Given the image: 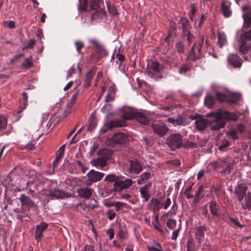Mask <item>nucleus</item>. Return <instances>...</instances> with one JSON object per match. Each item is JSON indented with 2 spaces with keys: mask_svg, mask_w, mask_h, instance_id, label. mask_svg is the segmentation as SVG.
I'll list each match as a JSON object with an SVG mask.
<instances>
[{
  "mask_svg": "<svg viewBox=\"0 0 251 251\" xmlns=\"http://www.w3.org/2000/svg\"><path fill=\"white\" fill-rule=\"evenodd\" d=\"M206 117H210V121L207 119L199 117L195 121V125L197 128L200 131L203 130L209 124L210 129L212 130H218L225 126L226 121L232 120L235 121L238 117L233 113L224 111L216 113H210L206 115Z\"/></svg>",
  "mask_w": 251,
  "mask_h": 251,
  "instance_id": "obj_1",
  "label": "nucleus"
},
{
  "mask_svg": "<svg viewBox=\"0 0 251 251\" xmlns=\"http://www.w3.org/2000/svg\"><path fill=\"white\" fill-rule=\"evenodd\" d=\"M136 112L131 109H125L121 115V117L123 119V121L118 119L112 120L105 124L104 128H102L101 130L105 132L107 130L113 127L123 126L125 124V121L132 119H135Z\"/></svg>",
  "mask_w": 251,
  "mask_h": 251,
  "instance_id": "obj_2",
  "label": "nucleus"
},
{
  "mask_svg": "<svg viewBox=\"0 0 251 251\" xmlns=\"http://www.w3.org/2000/svg\"><path fill=\"white\" fill-rule=\"evenodd\" d=\"M204 36L202 35L200 36L197 39V41L193 44L191 50L188 54L187 58L189 60L195 61L204 56L203 53L201 51Z\"/></svg>",
  "mask_w": 251,
  "mask_h": 251,
  "instance_id": "obj_3",
  "label": "nucleus"
},
{
  "mask_svg": "<svg viewBox=\"0 0 251 251\" xmlns=\"http://www.w3.org/2000/svg\"><path fill=\"white\" fill-rule=\"evenodd\" d=\"M251 41V28L240 35L238 41L239 50L243 54H246L251 49V43H248Z\"/></svg>",
  "mask_w": 251,
  "mask_h": 251,
  "instance_id": "obj_4",
  "label": "nucleus"
},
{
  "mask_svg": "<svg viewBox=\"0 0 251 251\" xmlns=\"http://www.w3.org/2000/svg\"><path fill=\"white\" fill-rule=\"evenodd\" d=\"M166 144L170 147L171 150L174 151L176 149L182 147V137L180 134H172L167 138Z\"/></svg>",
  "mask_w": 251,
  "mask_h": 251,
  "instance_id": "obj_5",
  "label": "nucleus"
},
{
  "mask_svg": "<svg viewBox=\"0 0 251 251\" xmlns=\"http://www.w3.org/2000/svg\"><path fill=\"white\" fill-rule=\"evenodd\" d=\"M44 195L50 200H59L69 197L68 195L63 190L57 188H50L44 192Z\"/></svg>",
  "mask_w": 251,
  "mask_h": 251,
  "instance_id": "obj_6",
  "label": "nucleus"
},
{
  "mask_svg": "<svg viewBox=\"0 0 251 251\" xmlns=\"http://www.w3.org/2000/svg\"><path fill=\"white\" fill-rule=\"evenodd\" d=\"M248 190V185L244 183H238L235 187L233 193L239 202H242L243 201L244 197L247 194Z\"/></svg>",
  "mask_w": 251,
  "mask_h": 251,
  "instance_id": "obj_7",
  "label": "nucleus"
},
{
  "mask_svg": "<svg viewBox=\"0 0 251 251\" xmlns=\"http://www.w3.org/2000/svg\"><path fill=\"white\" fill-rule=\"evenodd\" d=\"M104 176V173L91 170L87 174L88 178L85 180V184L90 186L93 183L100 181Z\"/></svg>",
  "mask_w": 251,
  "mask_h": 251,
  "instance_id": "obj_8",
  "label": "nucleus"
},
{
  "mask_svg": "<svg viewBox=\"0 0 251 251\" xmlns=\"http://www.w3.org/2000/svg\"><path fill=\"white\" fill-rule=\"evenodd\" d=\"M151 127L154 132L161 137L164 136L169 131V128L161 122L152 123Z\"/></svg>",
  "mask_w": 251,
  "mask_h": 251,
  "instance_id": "obj_9",
  "label": "nucleus"
},
{
  "mask_svg": "<svg viewBox=\"0 0 251 251\" xmlns=\"http://www.w3.org/2000/svg\"><path fill=\"white\" fill-rule=\"evenodd\" d=\"M132 183V180L129 178L126 179L124 181H116L114 184V188L116 191H120L128 188Z\"/></svg>",
  "mask_w": 251,
  "mask_h": 251,
  "instance_id": "obj_10",
  "label": "nucleus"
},
{
  "mask_svg": "<svg viewBox=\"0 0 251 251\" xmlns=\"http://www.w3.org/2000/svg\"><path fill=\"white\" fill-rule=\"evenodd\" d=\"M48 224L45 222H42L40 225H37L36 227V231L34 235L35 239L39 242H41L43 237V232L48 227Z\"/></svg>",
  "mask_w": 251,
  "mask_h": 251,
  "instance_id": "obj_11",
  "label": "nucleus"
},
{
  "mask_svg": "<svg viewBox=\"0 0 251 251\" xmlns=\"http://www.w3.org/2000/svg\"><path fill=\"white\" fill-rule=\"evenodd\" d=\"M227 60L228 63L234 68H240L242 65V59L236 54H229Z\"/></svg>",
  "mask_w": 251,
  "mask_h": 251,
  "instance_id": "obj_12",
  "label": "nucleus"
},
{
  "mask_svg": "<svg viewBox=\"0 0 251 251\" xmlns=\"http://www.w3.org/2000/svg\"><path fill=\"white\" fill-rule=\"evenodd\" d=\"M130 163V165L129 168L130 173L138 174L142 171V165L137 160H131Z\"/></svg>",
  "mask_w": 251,
  "mask_h": 251,
  "instance_id": "obj_13",
  "label": "nucleus"
},
{
  "mask_svg": "<svg viewBox=\"0 0 251 251\" xmlns=\"http://www.w3.org/2000/svg\"><path fill=\"white\" fill-rule=\"evenodd\" d=\"M207 227L205 226H198L195 228V237L198 241L199 244L201 243V241L204 236V231L207 230Z\"/></svg>",
  "mask_w": 251,
  "mask_h": 251,
  "instance_id": "obj_14",
  "label": "nucleus"
},
{
  "mask_svg": "<svg viewBox=\"0 0 251 251\" xmlns=\"http://www.w3.org/2000/svg\"><path fill=\"white\" fill-rule=\"evenodd\" d=\"M112 140L116 143L122 144L126 143L128 140V136L124 133H117L113 135Z\"/></svg>",
  "mask_w": 251,
  "mask_h": 251,
  "instance_id": "obj_15",
  "label": "nucleus"
},
{
  "mask_svg": "<svg viewBox=\"0 0 251 251\" xmlns=\"http://www.w3.org/2000/svg\"><path fill=\"white\" fill-rule=\"evenodd\" d=\"M148 209L156 213L159 211L160 206V201L157 199H152L148 204Z\"/></svg>",
  "mask_w": 251,
  "mask_h": 251,
  "instance_id": "obj_16",
  "label": "nucleus"
},
{
  "mask_svg": "<svg viewBox=\"0 0 251 251\" xmlns=\"http://www.w3.org/2000/svg\"><path fill=\"white\" fill-rule=\"evenodd\" d=\"M78 195L85 199H89L92 194V189L88 187H82L78 189Z\"/></svg>",
  "mask_w": 251,
  "mask_h": 251,
  "instance_id": "obj_17",
  "label": "nucleus"
},
{
  "mask_svg": "<svg viewBox=\"0 0 251 251\" xmlns=\"http://www.w3.org/2000/svg\"><path fill=\"white\" fill-rule=\"evenodd\" d=\"M135 119L140 124L144 125L149 124L150 121L151 120L149 116L147 117L143 113L138 112L135 113Z\"/></svg>",
  "mask_w": 251,
  "mask_h": 251,
  "instance_id": "obj_18",
  "label": "nucleus"
},
{
  "mask_svg": "<svg viewBox=\"0 0 251 251\" xmlns=\"http://www.w3.org/2000/svg\"><path fill=\"white\" fill-rule=\"evenodd\" d=\"M20 201L23 205L28 206V208H32L36 206L34 202L24 194H22L21 196Z\"/></svg>",
  "mask_w": 251,
  "mask_h": 251,
  "instance_id": "obj_19",
  "label": "nucleus"
},
{
  "mask_svg": "<svg viewBox=\"0 0 251 251\" xmlns=\"http://www.w3.org/2000/svg\"><path fill=\"white\" fill-rule=\"evenodd\" d=\"M161 70L159 64L157 62H151V66H148L147 72L151 75L156 74L158 73Z\"/></svg>",
  "mask_w": 251,
  "mask_h": 251,
  "instance_id": "obj_20",
  "label": "nucleus"
},
{
  "mask_svg": "<svg viewBox=\"0 0 251 251\" xmlns=\"http://www.w3.org/2000/svg\"><path fill=\"white\" fill-rule=\"evenodd\" d=\"M242 201V207L243 209L251 210V192H248Z\"/></svg>",
  "mask_w": 251,
  "mask_h": 251,
  "instance_id": "obj_21",
  "label": "nucleus"
},
{
  "mask_svg": "<svg viewBox=\"0 0 251 251\" xmlns=\"http://www.w3.org/2000/svg\"><path fill=\"white\" fill-rule=\"evenodd\" d=\"M230 2L227 0H223L222 1V11L226 17H229L231 14V11L230 10Z\"/></svg>",
  "mask_w": 251,
  "mask_h": 251,
  "instance_id": "obj_22",
  "label": "nucleus"
},
{
  "mask_svg": "<svg viewBox=\"0 0 251 251\" xmlns=\"http://www.w3.org/2000/svg\"><path fill=\"white\" fill-rule=\"evenodd\" d=\"M112 154L111 151L107 149H102L97 152V154L106 161L110 159Z\"/></svg>",
  "mask_w": 251,
  "mask_h": 251,
  "instance_id": "obj_23",
  "label": "nucleus"
},
{
  "mask_svg": "<svg viewBox=\"0 0 251 251\" xmlns=\"http://www.w3.org/2000/svg\"><path fill=\"white\" fill-rule=\"evenodd\" d=\"M151 185V184L149 185H145L141 187L139 189L142 197L144 199V200L146 201H147L149 200L151 196L149 191V189Z\"/></svg>",
  "mask_w": 251,
  "mask_h": 251,
  "instance_id": "obj_24",
  "label": "nucleus"
},
{
  "mask_svg": "<svg viewBox=\"0 0 251 251\" xmlns=\"http://www.w3.org/2000/svg\"><path fill=\"white\" fill-rule=\"evenodd\" d=\"M91 164L96 167L103 168L107 165V161L99 156L97 158L93 159Z\"/></svg>",
  "mask_w": 251,
  "mask_h": 251,
  "instance_id": "obj_25",
  "label": "nucleus"
},
{
  "mask_svg": "<svg viewBox=\"0 0 251 251\" xmlns=\"http://www.w3.org/2000/svg\"><path fill=\"white\" fill-rule=\"evenodd\" d=\"M94 75L95 72L92 70H89L87 73L83 82L84 87H88L90 85L91 80Z\"/></svg>",
  "mask_w": 251,
  "mask_h": 251,
  "instance_id": "obj_26",
  "label": "nucleus"
},
{
  "mask_svg": "<svg viewBox=\"0 0 251 251\" xmlns=\"http://www.w3.org/2000/svg\"><path fill=\"white\" fill-rule=\"evenodd\" d=\"M241 98V95L239 94L233 93L230 95H227V100L229 103H235L238 101Z\"/></svg>",
  "mask_w": 251,
  "mask_h": 251,
  "instance_id": "obj_27",
  "label": "nucleus"
},
{
  "mask_svg": "<svg viewBox=\"0 0 251 251\" xmlns=\"http://www.w3.org/2000/svg\"><path fill=\"white\" fill-rule=\"evenodd\" d=\"M97 122L95 115L91 114L88 119V126L87 130L92 131L96 127Z\"/></svg>",
  "mask_w": 251,
  "mask_h": 251,
  "instance_id": "obj_28",
  "label": "nucleus"
},
{
  "mask_svg": "<svg viewBox=\"0 0 251 251\" xmlns=\"http://www.w3.org/2000/svg\"><path fill=\"white\" fill-rule=\"evenodd\" d=\"M91 16L92 20H97L99 19H101L105 15V12L102 9H98L95 10Z\"/></svg>",
  "mask_w": 251,
  "mask_h": 251,
  "instance_id": "obj_29",
  "label": "nucleus"
},
{
  "mask_svg": "<svg viewBox=\"0 0 251 251\" xmlns=\"http://www.w3.org/2000/svg\"><path fill=\"white\" fill-rule=\"evenodd\" d=\"M218 43L220 47L222 48L227 42V39L226 34L223 32L218 33Z\"/></svg>",
  "mask_w": 251,
  "mask_h": 251,
  "instance_id": "obj_30",
  "label": "nucleus"
},
{
  "mask_svg": "<svg viewBox=\"0 0 251 251\" xmlns=\"http://www.w3.org/2000/svg\"><path fill=\"white\" fill-rule=\"evenodd\" d=\"M151 173L149 172H145L142 174L139 178L137 180V183L139 185L143 184L146 182L150 178Z\"/></svg>",
  "mask_w": 251,
  "mask_h": 251,
  "instance_id": "obj_31",
  "label": "nucleus"
},
{
  "mask_svg": "<svg viewBox=\"0 0 251 251\" xmlns=\"http://www.w3.org/2000/svg\"><path fill=\"white\" fill-rule=\"evenodd\" d=\"M115 89L113 87H110L105 98V102H110L114 100Z\"/></svg>",
  "mask_w": 251,
  "mask_h": 251,
  "instance_id": "obj_32",
  "label": "nucleus"
},
{
  "mask_svg": "<svg viewBox=\"0 0 251 251\" xmlns=\"http://www.w3.org/2000/svg\"><path fill=\"white\" fill-rule=\"evenodd\" d=\"M90 43L94 46L99 52L101 53L104 51V48L103 46L98 40L95 39H91L90 40Z\"/></svg>",
  "mask_w": 251,
  "mask_h": 251,
  "instance_id": "obj_33",
  "label": "nucleus"
},
{
  "mask_svg": "<svg viewBox=\"0 0 251 251\" xmlns=\"http://www.w3.org/2000/svg\"><path fill=\"white\" fill-rule=\"evenodd\" d=\"M102 0H91L90 4V10H96L100 8Z\"/></svg>",
  "mask_w": 251,
  "mask_h": 251,
  "instance_id": "obj_34",
  "label": "nucleus"
},
{
  "mask_svg": "<svg viewBox=\"0 0 251 251\" xmlns=\"http://www.w3.org/2000/svg\"><path fill=\"white\" fill-rule=\"evenodd\" d=\"M23 107L21 106L20 108V110L18 111L15 112V115H18L24 109L26 108V106L27 104V94L25 92L23 93Z\"/></svg>",
  "mask_w": 251,
  "mask_h": 251,
  "instance_id": "obj_35",
  "label": "nucleus"
},
{
  "mask_svg": "<svg viewBox=\"0 0 251 251\" xmlns=\"http://www.w3.org/2000/svg\"><path fill=\"white\" fill-rule=\"evenodd\" d=\"M148 251H163L161 245L157 242H154L152 246H148Z\"/></svg>",
  "mask_w": 251,
  "mask_h": 251,
  "instance_id": "obj_36",
  "label": "nucleus"
},
{
  "mask_svg": "<svg viewBox=\"0 0 251 251\" xmlns=\"http://www.w3.org/2000/svg\"><path fill=\"white\" fill-rule=\"evenodd\" d=\"M210 212L212 215L214 216L218 215V206L215 201H212L209 205Z\"/></svg>",
  "mask_w": 251,
  "mask_h": 251,
  "instance_id": "obj_37",
  "label": "nucleus"
},
{
  "mask_svg": "<svg viewBox=\"0 0 251 251\" xmlns=\"http://www.w3.org/2000/svg\"><path fill=\"white\" fill-rule=\"evenodd\" d=\"M78 94L79 91L78 90H77L72 96L69 103L67 105L69 109H71L73 107L74 104L76 101Z\"/></svg>",
  "mask_w": 251,
  "mask_h": 251,
  "instance_id": "obj_38",
  "label": "nucleus"
},
{
  "mask_svg": "<svg viewBox=\"0 0 251 251\" xmlns=\"http://www.w3.org/2000/svg\"><path fill=\"white\" fill-rule=\"evenodd\" d=\"M215 98L211 95H208L205 98L204 103L208 107L212 106L215 103Z\"/></svg>",
  "mask_w": 251,
  "mask_h": 251,
  "instance_id": "obj_39",
  "label": "nucleus"
},
{
  "mask_svg": "<svg viewBox=\"0 0 251 251\" xmlns=\"http://www.w3.org/2000/svg\"><path fill=\"white\" fill-rule=\"evenodd\" d=\"M88 1L87 0H79V10L85 11L87 9Z\"/></svg>",
  "mask_w": 251,
  "mask_h": 251,
  "instance_id": "obj_40",
  "label": "nucleus"
},
{
  "mask_svg": "<svg viewBox=\"0 0 251 251\" xmlns=\"http://www.w3.org/2000/svg\"><path fill=\"white\" fill-rule=\"evenodd\" d=\"M119 177L118 176L113 175V174H110L107 175L105 178L104 181L109 182H116V181H118Z\"/></svg>",
  "mask_w": 251,
  "mask_h": 251,
  "instance_id": "obj_41",
  "label": "nucleus"
},
{
  "mask_svg": "<svg viewBox=\"0 0 251 251\" xmlns=\"http://www.w3.org/2000/svg\"><path fill=\"white\" fill-rule=\"evenodd\" d=\"M182 147L187 148L194 149L198 147L197 144L189 141L183 142Z\"/></svg>",
  "mask_w": 251,
  "mask_h": 251,
  "instance_id": "obj_42",
  "label": "nucleus"
},
{
  "mask_svg": "<svg viewBox=\"0 0 251 251\" xmlns=\"http://www.w3.org/2000/svg\"><path fill=\"white\" fill-rule=\"evenodd\" d=\"M228 146L229 142L226 139H224L222 143L219 145L218 149L222 151H225Z\"/></svg>",
  "mask_w": 251,
  "mask_h": 251,
  "instance_id": "obj_43",
  "label": "nucleus"
},
{
  "mask_svg": "<svg viewBox=\"0 0 251 251\" xmlns=\"http://www.w3.org/2000/svg\"><path fill=\"white\" fill-rule=\"evenodd\" d=\"M33 63L32 57H30L26 58L23 63L22 66L25 68H29L32 66Z\"/></svg>",
  "mask_w": 251,
  "mask_h": 251,
  "instance_id": "obj_44",
  "label": "nucleus"
},
{
  "mask_svg": "<svg viewBox=\"0 0 251 251\" xmlns=\"http://www.w3.org/2000/svg\"><path fill=\"white\" fill-rule=\"evenodd\" d=\"M107 7L108 11L110 14L113 15H116L118 14V11L114 6L109 4L107 2Z\"/></svg>",
  "mask_w": 251,
  "mask_h": 251,
  "instance_id": "obj_45",
  "label": "nucleus"
},
{
  "mask_svg": "<svg viewBox=\"0 0 251 251\" xmlns=\"http://www.w3.org/2000/svg\"><path fill=\"white\" fill-rule=\"evenodd\" d=\"M7 124V119L3 116L0 115V130L5 129Z\"/></svg>",
  "mask_w": 251,
  "mask_h": 251,
  "instance_id": "obj_46",
  "label": "nucleus"
},
{
  "mask_svg": "<svg viewBox=\"0 0 251 251\" xmlns=\"http://www.w3.org/2000/svg\"><path fill=\"white\" fill-rule=\"evenodd\" d=\"M234 165V163L233 162L229 163L226 167L223 170L222 173L226 174H229L233 169Z\"/></svg>",
  "mask_w": 251,
  "mask_h": 251,
  "instance_id": "obj_47",
  "label": "nucleus"
},
{
  "mask_svg": "<svg viewBox=\"0 0 251 251\" xmlns=\"http://www.w3.org/2000/svg\"><path fill=\"white\" fill-rule=\"evenodd\" d=\"M243 17L245 26L249 27L251 25V16L248 13H246Z\"/></svg>",
  "mask_w": 251,
  "mask_h": 251,
  "instance_id": "obj_48",
  "label": "nucleus"
},
{
  "mask_svg": "<svg viewBox=\"0 0 251 251\" xmlns=\"http://www.w3.org/2000/svg\"><path fill=\"white\" fill-rule=\"evenodd\" d=\"M227 95L223 93H217L216 98L220 102L226 101Z\"/></svg>",
  "mask_w": 251,
  "mask_h": 251,
  "instance_id": "obj_49",
  "label": "nucleus"
},
{
  "mask_svg": "<svg viewBox=\"0 0 251 251\" xmlns=\"http://www.w3.org/2000/svg\"><path fill=\"white\" fill-rule=\"evenodd\" d=\"M106 216L109 220H112L116 216V213L113 210L109 209L106 212Z\"/></svg>",
  "mask_w": 251,
  "mask_h": 251,
  "instance_id": "obj_50",
  "label": "nucleus"
},
{
  "mask_svg": "<svg viewBox=\"0 0 251 251\" xmlns=\"http://www.w3.org/2000/svg\"><path fill=\"white\" fill-rule=\"evenodd\" d=\"M167 226L170 229H173L176 226V221L174 219H169L167 222Z\"/></svg>",
  "mask_w": 251,
  "mask_h": 251,
  "instance_id": "obj_51",
  "label": "nucleus"
},
{
  "mask_svg": "<svg viewBox=\"0 0 251 251\" xmlns=\"http://www.w3.org/2000/svg\"><path fill=\"white\" fill-rule=\"evenodd\" d=\"M186 35H187V41L188 43V45L189 46H190L192 42L194 41V40L195 39V37L193 35H192L190 31H188Z\"/></svg>",
  "mask_w": 251,
  "mask_h": 251,
  "instance_id": "obj_52",
  "label": "nucleus"
},
{
  "mask_svg": "<svg viewBox=\"0 0 251 251\" xmlns=\"http://www.w3.org/2000/svg\"><path fill=\"white\" fill-rule=\"evenodd\" d=\"M75 44L77 52L79 53L80 52V50L84 47L83 43L79 41H77L75 42Z\"/></svg>",
  "mask_w": 251,
  "mask_h": 251,
  "instance_id": "obj_53",
  "label": "nucleus"
},
{
  "mask_svg": "<svg viewBox=\"0 0 251 251\" xmlns=\"http://www.w3.org/2000/svg\"><path fill=\"white\" fill-rule=\"evenodd\" d=\"M187 251H195V245L190 240H189L187 244Z\"/></svg>",
  "mask_w": 251,
  "mask_h": 251,
  "instance_id": "obj_54",
  "label": "nucleus"
},
{
  "mask_svg": "<svg viewBox=\"0 0 251 251\" xmlns=\"http://www.w3.org/2000/svg\"><path fill=\"white\" fill-rule=\"evenodd\" d=\"M189 70H190L189 67H188V66L185 65H183L180 67L179 70V73L180 74H184L185 73H186Z\"/></svg>",
  "mask_w": 251,
  "mask_h": 251,
  "instance_id": "obj_55",
  "label": "nucleus"
},
{
  "mask_svg": "<svg viewBox=\"0 0 251 251\" xmlns=\"http://www.w3.org/2000/svg\"><path fill=\"white\" fill-rule=\"evenodd\" d=\"M186 124V121L184 119L181 118L176 119L175 126H185Z\"/></svg>",
  "mask_w": 251,
  "mask_h": 251,
  "instance_id": "obj_56",
  "label": "nucleus"
},
{
  "mask_svg": "<svg viewBox=\"0 0 251 251\" xmlns=\"http://www.w3.org/2000/svg\"><path fill=\"white\" fill-rule=\"evenodd\" d=\"M35 43V40L33 39H31L28 41L26 45L23 48V50L26 49H32Z\"/></svg>",
  "mask_w": 251,
  "mask_h": 251,
  "instance_id": "obj_57",
  "label": "nucleus"
},
{
  "mask_svg": "<svg viewBox=\"0 0 251 251\" xmlns=\"http://www.w3.org/2000/svg\"><path fill=\"white\" fill-rule=\"evenodd\" d=\"M176 48L177 51L179 53H183L184 52V46L182 42H179L176 43Z\"/></svg>",
  "mask_w": 251,
  "mask_h": 251,
  "instance_id": "obj_58",
  "label": "nucleus"
},
{
  "mask_svg": "<svg viewBox=\"0 0 251 251\" xmlns=\"http://www.w3.org/2000/svg\"><path fill=\"white\" fill-rule=\"evenodd\" d=\"M234 130H236L237 132L242 134L244 131V126L243 124H239L237 125V127L235 128Z\"/></svg>",
  "mask_w": 251,
  "mask_h": 251,
  "instance_id": "obj_59",
  "label": "nucleus"
},
{
  "mask_svg": "<svg viewBox=\"0 0 251 251\" xmlns=\"http://www.w3.org/2000/svg\"><path fill=\"white\" fill-rule=\"evenodd\" d=\"M237 133V132H236V130L233 129L229 132L228 134L233 139L235 140L238 138Z\"/></svg>",
  "mask_w": 251,
  "mask_h": 251,
  "instance_id": "obj_60",
  "label": "nucleus"
},
{
  "mask_svg": "<svg viewBox=\"0 0 251 251\" xmlns=\"http://www.w3.org/2000/svg\"><path fill=\"white\" fill-rule=\"evenodd\" d=\"M75 71L76 68L75 67V66L72 67L67 72V78H68L69 77H71L73 74L75 73Z\"/></svg>",
  "mask_w": 251,
  "mask_h": 251,
  "instance_id": "obj_61",
  "label": "nucleus"
},
{
  "mask_svg": "<svg viewBox=\"0 0 251 251\" xmlns=\"http://www.w3.org/2000/svg\"><path fill=\"white\" fill-rule=\"evenodd\" d=\"M167 163L168 164H172L175 166H179L180 165V161L178 159L168 160Z\"/></svg>",
  "mask_w": 251,
  "mask_h": 251,
  "instance_id": "obj_62",
  "label": "nucleus"
},
{
  "mask_svg": "<svg viewBox=\"0 0 251 251\" xmlns=\"http://www.w3.org/2000/svg\"><path fill=\"white\" fill-rule=\"evenodd\" d=\"M118 237L121 239H123L124 238H126V232L123 230V229H120L119 230V232H118Z\"/></svg>",
  "mask_w": 251,
  "mask_h": 251,
  "instance_id": "obj_63",
  "label": "nucleus"
},
{
  "mask_svg": "<svg viewBox=\"0 0 251 251\" xmlns=\"http://www.w3.org/2000/svg\"><path fill=\"white\" fill-rule=\"evenodd\" d=\"M107 235L109 236V239L110 240L112 239L114 236V233L113 229L112 228H110L107 230L106 232Z\"/></svg>",
  "mask_w": 251,
  "mask_h": 251,
  "instance_id": "obj_64",
  "label": "nucleus"
}]
</instances>
